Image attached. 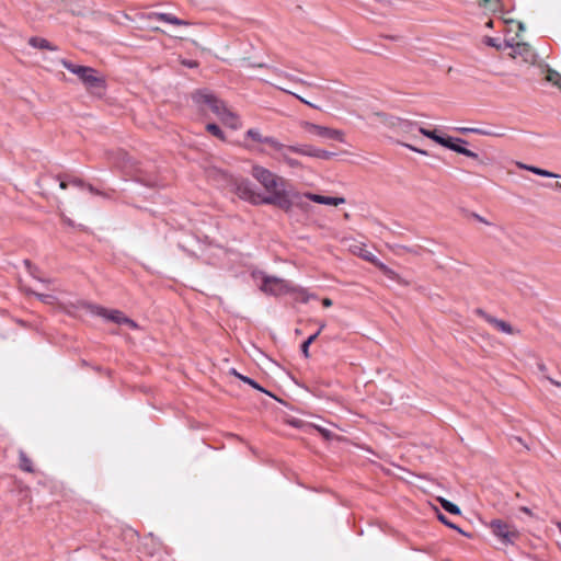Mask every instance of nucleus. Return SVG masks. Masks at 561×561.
Returning a JSON list of instances; mask_svg holds the SVG:
<instances>
[{"label":"nucleus","instance_id":"nucleus-1","mask_svg":"<svg viewBox=\"0 0 561 561\" xmlns=\"http://www.w3.org/2000/svg\"><path fill=\"white\" fill-rule=\"evenodd\" d=\"M251 174L267 193L262 196V204L276 206L285 213L291 210L293 201L286 191L287 181L284 178L259 164L252 167Z\"/></svg>","mask_w":561,"mask_h":561},{"label":"nucleus","instance_id":"nucleus-2","mask_svg":"<svg viewBox=\"0 0 561 561\" xmlns=\"http://www.w3.org/2000/svg\"><path fill=\"white\" fill-rule=\"evenodd\" d=\"M194 99L197 103L205 104L209 110L226 125L233 129L239 127V119L226 104L217 99L213 93L206 91H198L195 93Z\"/></svg>","mask_w":561,"mask_h":561},{"label":"nucleus","instance_id":"nucleus-3","mask_svg":"<svg viewBox=\"0 0 561 561\" xmlns=\"http://www.w3.org/2000/svg\"><path fill=\"white\" fill-rule=\"evenodd\" d=\"M60 64L64 68L78 76L88 90L101 91L105 88L104 79L98 76L95 69L87 66L75 65L67 59H60Z\"/></svg>","mask_w":561,"mask_h":561},{"label":"nucleus","instance_id":"nucleus-4","mask_svg":"<svg viewBox=\"0 0 561 561\" xmlns=\"http://www.w3.org/2000/svg\"><path fill=\"white\" fill-rule=\"evenodd\" d=\"M317 148L312 145H285L282 144L280 153L278 158V162L285 163L287 167L291 169H302V163L293 158L291 154H300L306 157L314 158Z\"/></svg>","mask_w":561,"mask_h":561},{"label":"nucleus","instance_id":"nucleus-5","mask_svg":"<svg viewBox=\"0 0 561 561\" xmlns=\"http://www.w3.org/2000/svg\"><path fill=\"white\" fill-rule=\"evenodd\" d=\"M245 137L255 142L265 145L267 148L256 149L257 152L266 154L278 162L283 142H280L277 138L272 136H264L256 128H250L249 130H247Z\"/></svg>","mask_w":561,"mask_h":561},{"label":"nucleus","instance_id":"nucleus-6","mask_svg":"<svg viewBox=\"0 0 561 561\" xmlns=\"http://www.w3.org/2000/svg\"><path fill=\"white\" fill-rule=\"evenodd\" d=\"M252 277L261 278L262 283L260 285V289L267 295L280 296L294 290L287 280L275 276H268L263 272H253Z\"/></svg>","mask_w":561,"mask_h":561},{"label":"nucleus","instance_id":"nucleus-7","mask_svg":"<svg viewBox=\"0 0 561 561\" xmlns=\"http://www.w3.org/2000/svg\"><path fill=\"white\" fill-rule=\"evenodd\" d=\"M492 534L503 545H514L519 538V531L514 525H511L502 519H493L490 523Z\"/></svg>","mask_w":561,"mask_h":561},{"label":"nucleus","instance_id":"nucleus-8","mask_svg":"<svg viewBox=\"0 0 561 561\" xmlns=\"http://www.w3.org/2000/svg\"><path fill=\"white\" fill-rule=\"evenodd\" d=\"M301 127L309 134L316 135L325 139H333L340 142H344V133L340 129L321 126L310 122H302Z\"/></svg>","mask_w":561,"mask_h":561},{"label":"nucleus","instance_id":"nucleus-9","mask_svg":"<svg viewBox=\"0 0 561 561\" xmlns=\"http://www.w3.org/2000/svg\"><path fill=\"white\" fill-rule=\"evenodd\" d=\"M237 195L254 205L262 204V196L255 192L253 184L249 180H241L236 183Z\"/></svg>","mask_w":561,"mask_h":561},{"label":"nucleus","instance_id":"nucleus-10","mask_svg":"<svg viewBox=\"0 0 561 561\" xmlns=\"http://www.w3.org/2000/svg\"><path fill=\"white\" fill-rule=\"evenodd\" d=\"M474 313L485 320L489 324H491L497 331L505 334H515L517 331L506 321L497 319L489 313H486L483 309L477 308Z\"/></svg>","mask_w":561,"mask_h":561},{"label":"nucleus","instance_id":"nucleus-11","mask_svg":"<svg viewBox=\"0 0 561 561\" xmlns=\"http://www.w3.org/2000/svg\"><path fill=\"white\" fill-rule=\"evenodd\" d=\"M89 309H90L91 313L102 317V318H104L108 321H112L114 323H117V324L125 323L126 316L119 310H108L104 307L96 306V305L89 306Z\"/></svg>","mask_w":561,"mask_h":561},{"label":"nucleus","instance_id":"nucleus-12","mask_svg":"<svg viewBox=\"0 0 561 561\" xmlns=\"http://www.w3.org/2000/svg\"><path fill=\"white\" fill-rule=\"evenodd\" d=\"M467 144V140L462 139V138H454V137H446V144H445V148H448L457 153H460V154H463L466 157H469V158H472V159H478L479 156L478 153L467 149L466 147H463V145Z\"/></svg>","mask_w":561,"mask_h":561},{"label":"nucleus","instance_id":"nucleus-13","mask_svg":"<svg viewBox=\"0 0 561 561\" xmlns=\"http://www.w3.org/2000/svg\"><path fill=\"white\" fill-rule=\"evenodd\" d=\"M305 196L307 197V199H309L311 202H314L318 204H323V205L339 206V205L345 203L344 197H330V196H323V195L313 194V193H305Z\"/></svg>","mask_w":561,"mask_h":561},{"label":"nucleus","instance_id":"nucleus-14","mask_svg":"<svg viewBox=\"0 0 561 561\" xmlns=\"http://www.w3.org/2000/svg\"><path fill=\"white\" fill-rule=\"evenodd\" d=\"M149 19H156L173 25H190L188 21L181 20L171 13L154 12L149 15Z\"/></svg>","mask_w":561,"mask_h":561},{"label":"nucleus","instance_id":"nucleus-15","mask_svg":"<svg viewBox=\"0 0 561 561\" xmlns=\"http://www.w3.org/2000/svg\"><path fill=\"white\" fill-rule=\"evenodd\" d=\"M512 56L514 58L520 56L524 58L525 61H529L530 59H533L534 54L530 45L526 43H517L516 45L512 46Z\"/></svg>","mask_w":561,"mask_h":561},{"label":"nucleus","instance_id":"nucleus-16","mask_svg":"<svg viewBox=\"0 0 561 561\" xmlns=\"http://www.w3.org/2000/svg\"><path fill=\"white\" fill-rule=\"evenodd\" d=\"M516 165L522 169V170H527V171H530L537 175H540V176H545V178H559L558 174L556 173H552L548 170H545V169H540L538 167H534V165H527L525 163H522V162H516Z\"/></svg>","mask_w":561,"mask_h":561},{"label":"nucleus","instance_id":"nucleus-17","mask_svg":"<svg viewBox=\"0 0 561 561\" xmlns=\"http://www.w3.org/2000/svg\"><path fill=\"white\" fill-rule=\"evenodd\" d=\"M28 44L38 49H48V50H57V47L54 46L50 42L43 37L33 36L28 39Z\"/></svg>","mask_w":561,"mask_h":561},{"label":"nucleus","instance_id":"nucleus-18","mask_svg":"<svg viewBox=\"0 0 561 561\" xmlns=\"http://www.w3.org/2000/svg\"><path fill=\"white\" fill-rule=\"evenodd\" d=\"M19 467L22 471L30 473L34 472L33 461L22 449L19 450Z\"/></svg>","mask_w":561,"mask_h":561},{"label":"nucleus","instance_id":"nucleus-19","mask_svg":"<svg viewBox=\"0 0 561 561\" xmlns=\"http://www.w3.org/2000/svg\"><path fill=\"white\" fill-rule=\"evenodd\" d=\"M419 131H420L423 136H425V137H427V138H430V139L434 140L435 142L439 144V145H440V146H443V147H444V146H445V144H446V137L439 136V135L437 134V130H436V129H434V130H430V129H426V128H424V127H420V128H419Z\"/></svg>","mask_w":561,"mask_h":561},{"label":"nucleus","instance_id":"nucleus-20","mask_svg":"<svg viewBox=\"0 0 561 561\" xmlns=\"http://www.w3.org/2000/svg\"><path fill=\"white\" fill-rule=\"evenodd\" d=\"M290 198L293 201V207L296 206L300 208L304 211H307L309 208L308 199L305 196V194L294 193L290 195Z\"/></svg>","mask_w":561,"mask_h":561},{"label":"nucleus","instance_id":"nucleus-21","mask_svg":"<svg viewBox=\"0 0 561 561\" xmlns=\"http://www.w3.org/2000/svg\"><path fill=\"white\" fill-rule=\"evenodd\" d=\"M230 374L236 376L237 378H239L240 380H242L243 382L250 385L252 388L259 390V391H262V392H266L255 380L247 377V376H243L241 375L240 373H238L234 368H232L230 370Z\"/></svg>","mask_w":561,"mask_h":561},{"label":"nucleus","instance_id":"nucleus-22","mask_svg":"<svg viewBox=\"0 0 561 561\" xmlns=\"http://www.w3.org/2000/svg\"><path fill=\"white\" fill-rule=\"evenodd\" d=\"M377 266L380 268V271L390 279L396 280L398 283H401V277L398 273H396L393 270L389 268L383 263H378Z\"/></svg>","mask_w":561,"mask_h":561},{"label":"nucleus","instance_id":"nucleus-23","mask_svg":"<svg viewBox=\"0 0 561 561\" xmlns=\"http://www.w3.org/2000/svg\"><path fill=\"white\" fill-rule=\"evenodd\" d=\"M439 503H440L442 507L445 511H447L448 513L455 514V515L460 514V508L456 504L451 503L450 501L440 497Z\"/></svg>","mask_w":561,"mask_h":561},{"label":"nucleus","instance_id":"nucleus-24","mask_svg":"<svg viewBox=\"0 0 561 561\" xmlns=\"http://www.w3.org/2000/svg\"><path fill=\"white\" fill-rule=\"evenodd\" d=\"M319 336V332L313 333L310 335L302 344H301V352L306 358H308L309 355V346L311 343H313L317 337Z\"/></svg>","mask_w":561,"mask_h":561},{"label":"nucleus","instance_id":"nucleus-25","mask_svg":"<svg viewBox=\"0 0 561 561\" xmlns=\"http://www.w3.org/2000/svg\"><path fill=\"white\" fill-rule=\"evenodd\" d=\"M206 130L208 133H210L213 136L221 139V140H225V134L224 131L219 128L218 125L214 124V123H209L206 125Z\"/></svg>","mask_w":561,"mask_h":561},{"label":"nucleus","instance_id":"nucleus-26","mask_svg":"<svg viewBox=\"0 0 561 561\" xmlns=\"http://www.w3.org/2000/svg\"><path fill=\"white\" fill-rule=\"evenodd\" d=\"M473 134L481 135V136H492V137H503L505 135L503 131H494V130L484 129V128H477V130H473Z\"/></svg>","mask_w":561,"mask_h":561},{"label":"nucleus","instance_id":"nucleus-27","mask_svg":"<svg viewBox=\"0 0 561 561\" xmlns=\"http://www.w3.org/2000/svg\"><path fill=\"white\" fill-rule=\"evenodd\" d=\"M547 80L558 87H561V75L556 70H549Z\"/></svg>","mask_w":561,"mask_h":561},{"label":"nucleus","instance_id":"nucleus-28","mask_svg":"<svg viewBox=\"0 0 561 561\" xmlns=\"http://www.w3.org/2000/svg\"><path fill=\"white\" fill-rule=\"evenodd\" d=\"M333 156H334V152H331V151H327V150H323V149H319V148H317V150H316V154H314V158L329 160V159H331Z\"/></svg>","mask_w":561,"mask_h":561},{"label":"nucleus","instance_id":"nucleus-29","mask_svg":"<svg viewBox=\"0 0 561 561\" xmlns=\"http://www.w3.org/2000/svg\"><path fill=\"white\" fill-rule=\"evenodd\" d=\"M283 76H284L285 78H287V79H289V80L294 81V82H297V83H300V84H304V85H307V87H313V83L308 82V81H306V80H304V79H300V78H296V77H294V76H291V75H289V73H283Z\"/></svg>","mask_w":561,"mask_h":561},{"label":"nucleus","instance_id":"nucleus-30","mask_svg":"<svg viewBox=\"0 0 561 561\" xmlns=\"http://www.w3.org/2000/svg\"><path fill=\"white\" fill-rule=\"evenodd\" d=\"M282 91L286 92V93H289V94H293L295 98H297L301 103L310 106V107H313V108H318L314 104H312L311 102L305 100L302 96L298 95V94H295L284 88H279Z\"/></svg>","mask_w":561,"mask_h":561},{"label":"nucleus","instance_id":"nucleus-31","mask_svg":"<svg viewBox=\"0 0 561 561\" xmlns=\"http://www.w3.org/2000/svg\"><path fill=\"white\" fill-rule=\"evenodd\" d=\"M298 293L301 295L300 299L305 304L308 302L310 299H316L317 298V296L314 294H309L305 289H299Z\"/></svg>","mask_w":561,"mask_h":561},{"label":"nucleus","instance_id":"nucleus-32","mask_svg":"<svg viewBox=\"0 0 561 561\" xmlns=\"http://www.w3.org/2000/svg\"><path fill=\"white\" fill-rule=\"evenodd\" d=\"M68 182H69V185H73V186H77L80 188L85 186V183L83 182V180H81L79 178H68Z\"/></svg>","mask_w":561,"mask_h":561},{"label":"nucleus","instance_id":"nucleus-33","mask_svg":"<svg viewBox=\"0 0 561 561\" xmlns=\"http://www.w3.org/2000/svg\"><path fill=\"white\" fill-rule=\"evenodd\" d=\"M404 147H407L408 149L414 151V152H417L420 154H423V156H427V151L423 150V149H419L412 145H409V144H402Z\"/></svg>","mask_w":561,"mask_h":561},{"label":"nucleus","instance_id":"nucleus-34","mask_svg":"<svg viewBox=\"0 0 561 561\" xmlns=\"http://www.w3.org/2000/svg\"><path fill=\"white\" fill-rule=\"evenodd\" d=\"M438 519H439L443 524H445L446 526H448V527H450V528H456V526H455L453 523H450V522L446 518V516H445V515H443V514H438Z\"/></svg>","mask_w":561,"mask_h":561},{"label":"nucleus","instance_id":"nucleus-35","mask_svg":"<svg viewBox=\"0 0 561 561\" xmlns=\"http://www.w3.org/2000/svg\"><path fill=\"white\" fill-rule=\"evenodd\" d=\"M125 325L129 327L130 329L135 330L138 329V324L130 318L126 317Z\"/></svg>","mask_w":561,"mask_h":561},{"label":"nucleus","instance_id":"nucleus-36","mask_svg":"<svg viewBox=\"0 0 561 561\" xmlns=\"http://www.w3.org/2000/svg\"><path fill=\"white\" fill-rule=\"evenodd\" d=\"M58 179L60 181L59 182V187L61 190H66L68 187V185H69L68 179H62L61 176H58Z\"/></svg>","mask_w":561,"mask_h":561},{"label":"nucleus","instance_id":"nucleus-37","mask_svg":"<svg viewBox=\"0 0 561 561\" xmlns=\"http://www.w3.org/2000/svg\"><path fill=\"white\" fill-rule=\"evenodd\" d=\"M84 187H87V188L89 190V192H91L92 194H96V195H102V196H104V194H103V193H101L99 190H96V188H95L94 186H92L91 184H85V186H84Z\"/></svg>","mask_w":561,"mask_h":561},{"label":"nucleus","instance_id":"nucleus-38","mask_svg":"<svg viewBox=\"0 0 561 561\" xmlns=\"http://www.w3.org/2000/svg\"><path fill=\"white\" fill-rule=\"evenodd\" d=\"M37 297L44 302H49L53 299V296L44 294H37Z\"/></svg>","mask_w":561,"mask_h":561},{"label":"nucleus","instance_id":"nucleus-39","mask_svg":"<svg viewBox=\"0 0 561 561\" xmlns=\"http://www.w3.org/2000/svg\"><path fill=\"white\" fill-rule=\"evenodd\" d=\"M485 43H486V45H489V46L497 47V44H496V39H495V38L486 37Z\"/></svg>","mask_w":561,"mask_h":561},{"label":"nucleus","instance_id":"nucleus-40","mask_svg":"<svg viewBox=\"0 0 561 561\" xmlns=\"http://www.w3.org/2000/svg\"><path fill=\"white\" fill-rule=\"evenodd\" d=\"M458 131L460 133H472L473 134V130H477V128H472V127H462V128H457Z\"/></svg>","mask_w":561,"mask_h":561},{"label":"nucleus","instance_id":"nucleus-41","mask_svg":"<svg viewBox=\"0 0 561 561\" xmlns=\"http://www.w3.org/2000/svg\"><path fill=\"white\" fill-rule=\"evenodd\" d=\"M519 511H520V512H523V513H525V514H527V515H529V516H534L533 512H531V511H530V508H529V507H527V506H520V507H519Z\"/></svg>","mask_w":561,"mask_h":561},{"label":"nucleus","instance_id":"nucleus-42","mask_svg":"<svg viewBox=\"0 0 561 561\" xmlns=\"http://www.w3.org/2000/svg\"><path fill=\"white\" fill-rule=\"evenodd\" d=\"M332 304H333V302H332V300H331L330 298H323V299H322V305H323V307H325V308L331 307V306H332Z\"/></svg>","mask_w":561,"mask_h":561},{"label":"nucleus","instance_id":"nucleus-43","mask_svg":"<svg viewBox=\"0 0 561 561\" xmlns=\"http://www.w3.org/2000/svg\"><path fill=\"white\" fill-rule=\"evenodd\" d=\"M318 430H319V432H320L323 436L329 437L330 432H329L328 430H325V428H318Z\"/></svg>","mask_w":561,"mask_h":561},{"label":"nucleus","instance_id":"nucleus-44","mask_svg":"<svg viewBox=\"0 0 561 561\" xmlns=\"http://www.w3.org/2000/svg\"><path fill=\"white\" fill-rule=\"evenodd\" d=\"M325 328V323L324 322H321L320 325H319V330L317 332H319V334L321 333V331Z\"/></svg>","mask_w":561,"mask_h":561},{"label":"nucleus","instance_id":"nucleus-45","mask_svg":"<svg viewBox=\"0 0 561 561\" xmlns=\"http://www.w3.org/2000/svg\"><path fill=\"white\" fill-rule=\"evenodd\" d=\"M512 439L516 440L519 444H523V439L520 437L514 436Z\"/></svg>","mask_w":561,"mask_h":561},{"label":"nucleus","instance_id":"nucleus-46","mask_svg":"<svg viewBox=\"0 0 561 561\" xmlns=\"http://www.w3.org/2000/svg\"><path fill=\"white\" fill-rule=\"evenodd\" d=\"M185 65L192 68V67H195V66H196V62H194V61H188V62H185Z\"/></svg>","mask_w":561,"mask_h":561},{"label":"nucleus","instance_id":"nucleus-47","mask_svg":"<svg viewBox=\"0 0 561 561\" xmlns=\"http://www.w3.org/2000/svg\"><path fill=\"white\" fill-rule=\"evenodd\" d=\"M550 381H551L554 386H558V387H560V386H561V383H560L559 381H556V380H552V379H550Z\"/></svg>","mask_w":561,"mask_h":561},{"label":"nucleus","instance_id":"nucleus-48","mask_svg":"<svg viewBox=\"0 0 561 561\" xmlns=\"http://www.w3.org/2000/svg\"><path fill=\"white\" fill-rule=\"evenodd\" d=\"M476 217L481 221V222H484V224H488L483 218H481L479 215H476Z\"/></svg>","mask_w":561,"mask_h":561},{"label":"nucleus","instance_id":"nucleus-49","mask_svg":"<svg viewBox=\"0 0 561 561\" xmlns=\"http://www.w3.org/2000/svg\"><path fill=\"white\" fill-rule=\"evenodd\" d=\"M365 259L368 260V261L374 262V260L370 257V255H365Z\"/></svg>","mask_w":561,"mask_h":561},{"label":"nucleus","instance_id":"nucleus-50","mask_svg":"<svg viewBox=\"0 0 561 561\" xmlns=\"http://www.w3.org/2000/svg\"><path fill=\"white\" fill-rule=\"evenodd\" d=\"M557 527H558L559 531L561 533V522L557 523Z\"/></svg>","mask_w":561,"mask_h":561},{"label":"nucleus","instance_id":"nucleus-51","mask_svg":"<svg viewBox=\"0 0 561 561\" xmlns=\"http://www.w3.org/2000/svg\"><path fill=\"white\" fill-rule=\"evenodd\" d=\"M556 187L560 188L561 190V183L560 182H557L556 183Z\"/></svg>","mask_w":561,"mask_h":561},{"label":"nucleus","instance_id":"nucleus-52","mask_svg":"<svg viewBox=\"0 0 561 561\" xmlns=\"http://www.w3.org/2000/svg\"><path fill=\"white\" fill-rule=\"evenodd\" d=\"M400 249L405 250V251H410L407 247H400Z\"/></svg>","mask_w":561,"mask_h":561},{"label":"nucleus","instance_id":"nucleus-53","mask_svg":"<svg viewBox=\"0 0 561 561\" xmlns=\"http://www.w3.org/2000/svg\"><path fill=\"white\" fill-rule=\"evenodd\" d=\"M245 147H247L248 149H254V148H253L252 146H250V145H245Z\"/></svg>","mask_w":561,"mask_h":561},{"label":"nucleus","instance_id":"nucleus-54","mask_svg":"<svg viewBox=\"0 0 561 561\" xmlns=\"http://www.w3.org/2000/svg\"><path fill=\"white\" fill-rule=\"evenodd\" d=\"M539 368H540L541 370H545V365H540V366H539Z\"/></svg>","mask_w":561,"mask_h":561}]
</instances>
